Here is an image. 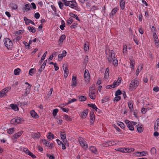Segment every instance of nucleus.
Returning a JSON list of instances; mask_svg holds the SVG:
<instances>
[{
	"label": "nucleus",
	"instance_id": "nucleus-1",
	"mask_svg": "<svg viewBox=\"0 0 159 159\" xmlns=\"http://www.w3.org/2000/svg\"><path fill=\"white\" fill-rule=\"evenodd\" d=\"M106 57L109 63H111L113 59L115 57L114 50H106Z\"/></svg>",
	"mask_w": 159,
	"mask_h": 159
},
{
	"label": "nucleus",
	"instance_id": "nucleus-2",
	"mask_svg": "<svg viewBox=\"0 0 159 159\" xmlns=\"http://www.w3.org/2000/svg\"><path fill=\"white\" fill-rule=\"evenodd\" d=\"M65 5L66 6H69L72 8H74L78 6L77 3L75 0L67 1L65 2Z\"/></svg>",
	"mask_w": 159,
	"mask_h": 159
},
{
	"label": "nucleus",
	"instance_id": "nucleus-3",
	"mask_svg": "<svg viewBox=\"0 0 159 159\" xmlns=\"http://www.w3.org/2000/svg\"><path fill=\"white\" fill-rule=\"evenodd\" d=\"M4 44L8 49L11 48L13 44L11 40L8 38H5L3 39Z\"/></svg>",
	"mask_w": 159,
	"mask_h": 159
},
{
	"label": "nucleus",
	"instance_id": "nucleus-4",
	"mask_svg": "<svg viewBox=\"0 0 159 159\" xmlns=\"http://www.w3.org/2000/svg\"><path fill=\"white\" fill-rule=\"evenodd\" d=\"M139 84V82L135 79L132 80L129 84V87L130 89H135Z\"/></svg>",
	"mask_w": 159,
	"mask_h": 159
},
{
	"label": "nucleus",
	"instance_id": "nucleus-5",
	"mask_svg": "<svg viewBox=\"0 0 159 159\" xmlns=\"http://www.w3.org/2000/svg\"><path fill=\"white\" fill-rule=\"evenodd\" d=\"M79 141L81 146L84 149H87L88 148V145L87 142L82 138H80Z\"/></svg>",
	"mask_w": 159,
	"mask_h": 159
},
{
	"label": "nucleus",
	"instance_id": "nucleus-6",
	"mask_svg": "<svg viewBox=\"0 0 159 159\" xmlns=\"http://www.w3.org/2000/svg\"><path fill=\"white\" fill-rule=\"evenodd\" d=\"M22 121V120L20 118L17 117L11 120L10 121V123L11 124L15 125L20 123Z\"/></svg>",
	"mask_w": 159,
	"mask_h": 159
},
{
	"label": "nucleus",
	"instance_id": "nucleus-7",
	"mask_svg": "<svg viewBox=\"0 0 159 159\" xmlns=\"http://www.w3.org/2000/svg\"><path fill=\"white\" fill-rule=\"evenodd\" d=\"M61 137L63 142L66 145V146H68L69 143L67 142V140L66 139V135L65 132H61Z\"/></svg>",
	"mask_w": 159,
	"mask_h": 159
},
{
	"label": "nucleus",
	"instance_id": "nucleus-8",
	"mask_svg": "<svg viewBox=\"0 0 159 159\" xmlns=\"http://www.w3.org/2000/svg\"><path fill=\"white\" fill-rule=\"evenodd\" d=\"M84 77L85 81L88 82L90 80V75L88 70L86 69L84 73Z\"/></svg>",
	"mask_w": 159,
	"mask_h": 159
},
{
	"label": "nucleus",
	"instance_id": "nucleus-9",
	"mask_svg": "<svg viewBox=\"0 0 159 159\" xmlns=\"http://www.w3.org/2000/svg\"><path fill=\"white\" fill-rule=\"evenodd\" d=\"M91 88V87L89 88V96L90 98L92 99H94L96 98V95H95V91L93 89H92L91 90L90 88Z\"/></svg>",
	"mask_w": 159,
	"mask_h": 159
},
{
	"label": "nucleus",
	"instance_id": "nucleus-10",
	"mask_svg": "<svg viewBox=\"0 0 159 159\" xmlns=\"http://www.w3.org/2000/svg\"><path fill=\"white\" fill-rule=\"evenodd\" d=\"M130 61L129 63L130 64V67L131 70H133L134 68L135 61L133 58V56H131L129 58Z\"/></svg>",
	"mask_w": 159,
	"mask_h": 159
},
{
	"label": "nucleus",
	"instance_id": "nucleus-11",
	"mask_svg": "<svg viewBox=\"0 0 159 159\" xmlns=\"http://www.w3.org/2000/svg\"><path fill=\"white\" fill-rule=\"evenodd\" d=\"M125 123L126 124L127 127L129 129L131 130H133L134 129L133 126L131 125L130 121L128 120H125Z\"/></svg>",
	"mask_w": 159,
	"mask_h": 159
},
{
	"label": "nucleus",
	"instance_id": "nucleus-12",
	"mask_svg": "<svg viewBox=\"0 0 159 159\" xmlns=\"http://www.w3.org/2000/svg\"><path fill=\"white\" fill-rule=\"evenodd\" d=\"M67 52L66 50H63L62 51V54H58V56L59 61H61L62 59L63 58L66 56V55Z\"/></svg>",
	"mask_w": 159,
	"mask_h": 159
},
{
	"label": "nucleus",
	"instance_id": "nucleus-13",
	"mask_svg": "<svg viewBox=\"0 0 159 159\" xmlns=\"http://www.w3.org/2000/svg\"><path fill=\"white\" fill-rule=\"evenodd\" d=\"M135 155L137 157H141L146 156L147 152L145 151L137 152L135 153Z\"/></svg>",
	"mask_w": 159,
	"mask_h": 159
},
{
	"label": "nucleus",
	"instance_id": "nucleus-14",
	"mask_svg": "<svg viewBox=\"0 0 159 159\" xmlns=\"http://www.w3.org/2000/svg\"><path fill=\"white\" fill-rule=\"evenodd\" d=\"M90 114V123L93 125L95 119V116L93 112H91Z\"/></svg>",
	"mask_w": 159,
	"mask_h": 159
},
{
	"label": "nucleus",
	"instance_id": "nucleus-15",
	"mask_svg": "<svg viewBox=\"0 0 159 159\" xmlns=\"http://www.w3.org/2000/svg\"><path fill=\"white\" fill-rule=\"evenodd\" d=\"M24 20L25 21V23L26 25H28L29 23H31L33 25H34L35 23L32 21V20H29L26 17H24Z\"/></svg>",
	"mask_w": 159,
	"mask_h": 159
},
{
	"label": "nucleus",
	"instance_id": "nucleus-16",
	"mask_svg": "<svg viewBox=\"0 0 159 159\" xmlns=\"http://www.w3.org/2000/svg\"><path fill=\"white\" fill-rule=\"evenodd\" d=\"M118 9L117 7L114 8L111 11L110 14V16L111 17H113L114 15H115L117 11L118 10Z\"/></svg>",
	"mask_w": 159,
	"mask_h": 159
},
{
	"label": "nucleus",
	"instance_id": "nucleus-17",
	"mask_svg": "<svg viewBox=\"0 0 159 159\" xmlns=\"http://www.w3.org/2000/svg\"><path fill=\"white\" fill-rule=\"evenodd\" d=\"M23 131H20L17 133L13 135V137L14 139H18L21 135L22 134Z\"/></svg>",
	"mask_w": 159,
	"mask_h": 159
},
{
	"label": "nucleus",
	"instance_id": "nucleus-18",
	"mask_svg": "<svg viewBox=\"0 0 159 159\" xmlns=\"http://www.w3.org/2000/svg\"><path fill=\"white\" fill-rule=\"evenodd\" d=\"M89 150L93 153L95 154H98L97 150L96 148L93 146H91L89 147Z\"/></svg>",
	"mask_w": 159,
	"mask_h": 159
},
{
	"label": "nucleus",
	"instance_id": "nucleus-19",
	"mask_svg": "<svg viewBox=\"0 0 159 159\" xmlns=\"http://www.w3.org/2000/svg\"><path fill=\"white\" fill-rule=\"evenodd\" d=\"M47 61V60H45V61H44L43 63L42 64L41 67L39 69V72L40 73H41L44 69L45 66L46 65Z\"/></svg>",
	"mask_w": 159,
	"mask_h": 159
},
{
	"label": "nucleus",
	"instance_id": "nucleus-20",
	"mask_svg": "<svg viewBox=\"0 0 159 159\" xmlns=\"http://www.w3.org/2000/svg\"><path fill=\"white\" fill-rule=\"evenodd\" d=\"M116 150L122 152H126L128 151V150L129 149L128 148H119L116 149Z\"/></svg>",
	"mask_w": 159,
	"mask_h": 159
},
{
	"label": "nucleus",
	"instance_id": "nucleus-21",
	"mask_svg": "<svg viewBox=\"0 0 159 159\" xmlns=\"http://www.w3.org/2000/svg\"><path fill=\"white\" fill-rule=\"evenodd\" d=\"M125 0L120 1V6L121 9L124 10L125 7Z\"/></svg>",
	"mask_w": 159,
	"mask_h": 159
},
{
	"label": "nucleus",
	"instance_id": "nucleus-22",
	"mask_svg": "<svg viewBox=\"0 0 159 159\" xmlns=\"http://www.w3.org/2000/svg\"><path fill=\"white\" fill-rule=\"evenodd\" d=\"M40 135H41L39 132H37L32 134V137L34 139H39L40 138Z\"/></svg>",
	"mask_w": 159,
	"mask_h": 159
},
{
	"label": "nucleus",
	"instance_id": "nucleus-23",
	"mask_svg": "<svg viewBox=\"0 0 159 159\" xmlns=\"http://www.w3.org/2000/svg\"><path fill=\"white\" fill-rule=\"evenodd\" d=\"M64 72V76L66 78L68 75V73H69V70L68 68L67 67H66L65 68H64V66H62Z\"/></svg>",
	"mask_w": 159,
	"mask_h": 159
},
{
	"label": "nucleus",
	"instance_id": "nucleus-24",
	"mask_svg": "<svg viewBox=\"0 0 159 159\" xmlns=\"http://www.w3.org/2000/svg\"><path fill=\"white\" fill-rule=\"evenodd\" d=\"M70 16H71V18L73 17L75 18L76 20L78 21H80V19L78 17L77 15L73 14L72 12H70L69 14Z\"/></svg>",
	"mask_w": 159,
	"mask_h": 159
},
{
	"label": "nucleus",
	"instance_id": "nucleus-25",
	"mask_svg": "<svg viewBox=\"0 0 159 159\" xmlns=\"http://www.w3.org/2000/svg\"><path fill=\"white\" fill-rule=\"evenodd\" d=\"M153 36L155 43L156 44H157L158 43V39L156 32H154V33H153Z\"/></svg>",
	"mask_w": 159,
	"mask_h": 159
},
{
	"label": "nucleus",
	"instance_id": "nucleus-26",
	"mask_svg": "<svg viewBox=\"0 0 159 159\" xmlns=\"http://www.w3.org/2000/svg\"><path fill=\"white\" fill-rule=\"evenodd\" d=\"M109 70L108 68H107L106 70L105 75H104V78L105 79H107L109 76Z\"/></svg>",
	"mask_w": 159,
	"mask_h": 159
},
{
	"label": "nucleus",
	"instance_id": "nucleus-27",
	"mask_svg": "<svg viewBox=\"0 0 159 159\" xmlns=\"http://www.w3.org/2000/svg\"><path fill=\"white\" fill-rule=\"evenodd\" d=\"M10 107L14 110L16 111L19 109L18 107L16 105L14 104H11L10 105Z\"/></svg>",
	"mask_w": 159,
	"mask_h": 159
},
{
	"label": "nucleus",
	"instance_id": "nucleus-28",
	"mask_svg": "<svg viewBox=\"0 0 159 159\" xmlns=\"http://www.w3.org/2000/svg\"><path fill=\"white\" fill-rule=\"evenodd\" d=\"M66 36L65 34H63L60 37L59 42L60 43H62L64 40L66 39Z\"/></svg>",
	"mask_w": 159,
	"mask_h": 159
},
{
	"label": "nucleus",
	"instance_id": "nucleus-29",
	"mask_svg": "<svg viewBox=\"0 0 159 159\" xmlns=\"http://www.w3.org/2000/svg\"><path fill=\"white\" fill-rule=\"evenodd\" d=\"M7 92V91H6L4 89H2L0 92V98L4 96L5 95L6 93Z\"/></svg>",
	"mask_w": 159,
	"mask_h": 159
},
{
	"label": "nucleus",
	"instance_id": "nucleus-30",
	"mask_svg": "<svg viewBox=\"0 0 159 159\" xmlns=\"http://www.w3.org/2000/svg\"><path fill=\"white\" fill-rule=\"evenodd\" d=\"M31 8V5L29 4H26L25 5V10L26 11H30Z\"/></svg>",
	"mask_w": 159,
	"mask_h": 159
},
{
	"label": "nucleus",
	"instance_id": "nucleus-31",
	"mask_svg": "<svg viewBox=\"0 0 159 159\" xmlns=\"http://www.w3.org/2000/svg\"><path fill=\"white\" fill-rule=\"evenodd\" d=\"M28 29L30 31L33 33H34L36 31L35 28L33 27L29 26L28 27Z\"/></svg>",
	"mask_w": 159,
	"mask_h": 159
},
{
	"label": "nucleus",
	"instance_id": "nucleus-32",
	"mask_svg": "<svg viewBox=\"0 0 159 159\" xmlns=\"http://www.w3.org/2000/svg\"><path fill=\"white\" fill-rule=\"evenodd\" d=\"M30 113L31 116L33 117L36 118L38 116L37 113L34 110L31 111Z\"/></svg>",
	"mask_w": 159,
	"mask_h": 159
},
{
	"label": "nucleus",
	"instance_id": "nucleus-33",
	"mask_svg": "<svg viewBox=\"0 0 159 159\" xmlns=\"http://www.w3.org/2000/svg\"><path fill=\"white\" fill-rule=\"evenodd\" d=\"M112 64L115 66H116L118 64V61L117 59L116 58V57L114 58L112 60Z\"/></svg>",
	"mask_w": 159,
	"mask_h": 159
},
{
	"label": "nucleus",
	"instance_id": "nucleus-34",
	"mask_svg": "<svg viewBox=\"0 0 159 159\" xmlns=\"http://www.w3.org/2000/svg\"><path fill=\"white\" fill-rule=\"evenodd\" d=\"M20 70H21L19 68L15 69L14 71V74L15 75H19L20 74Z\"/></svg>",
	"mask_w": 159,
	"mask_h": 159
},
{
	"label": "nucleus",
	"instance_id": "nucleus-35",
	"mask_svg": "<svg viewBox=\"0 0 159 159\" xmlns=\"http://www.w3.org/2000/svg\"><path fill=\"white\" fill-rule=\"evenodd\" d=\"M143 68L142 66H139L138 67L137 69L136 70V74L137 75H138L140 71Z\"/></svg>",
	"mask_w": 159,
	"mask_h": 159
},
{
	"label": "nucleus",
	"instance_id": "nucleus-36",
	"mask_svg": "<svg viewBox=\"0 0 159 159\" xmlns=\"http://www.w3.org/2000/svg\"><path fill=\"white\" fill-rule=\"evenodd\" d=\"M11 7L14 9L16 10L18 8V6L15 3H12L11 4Z\"/></svg>",
	"mask_w": 159,
	"mask_h": 159
},
{
	"label": "nucleus",
	"instance_id": "nucleus-37",
	"mask_svg": "<svg viewBox=\"0 0 159 159\" xmlns=\"http://www.w3.org/2000/svg\"><path fill=\"white\" fill-rule=\"evenodd\" d=\"M54 135L50 132L48 133V135L47 136V138L48 139H54Z\"/></svg>",
	"mask_w": 159,
	"mask_h": 159
},
{
	"label": "nucleus",
	"instance_id": "nucleus-38",
	"mask_svg": "<svg viewBox=\"0 0 159 159\" xmlns=\"http://www.w3.org/2000/svg\"><path fill=\"white\" fill-rule=\"evenodd\" d=\"M88 106L90 107H92L93 109H97V107L96 106V105L94 104H88Z\"/></svg>",
	"mask_w": 159,
	"mask_h": 159
},
{
	"label": "nucleus",
	"instance_id": "nucleus-39",
	"mask_svg": "<svg viewBox=\"0 0 159 159\" xmlns=\"http://www.w3.org/2000/svg\"><path fill=\"white\" fill-rule=\"evenodd\" d=\"M120 96H116V97L113 100L114 102H117L120 100Z\"/></svg>",
	"mask_w": 159,
	"mask_h": 159
},
{
	"label": "nucleus",
	"instance_id": "nucleus-40",
	"mask_svg": "<svg viewBox=\"0 0 159 159\" xmlns=\"http://www.w3.org/2000/svg\"><path fill=\"white\" fill-rule=\"evenodd\" d=\"M64 117L66 120L68 121H70L72 120L70 116L66 115L64 116Z\"/></svg>",
	"mask_w": 159,
	"mask_h": 159
},
{
	"label": "nucleus",
	"instance_id": "nucleus-41",
	"mask_svg": "<svg viewBox=\"0 0 159 159\" xmlns=\"http://www.w3.org/2000/svg\"><path fill=\"white\" fill-rule=\"evenodd\" d=\"M86 97L84 96H81L79 98V99L80 101H84L86 99Z\"/></svg>",
	"mask_w": 159,
	"mask_h": 159
},
{
	"label": "nucleus",
	"instance_id": "nucleus-42",
	"mask_svg": "<svg viewBox=\"0 0 159 159\" xmlns=\"http://www.w3.org/2000/svg\"><path fill=\"white\" fill-rule=\"evenodd\" d=\"M128 107L130 110V111H133V104L131 103H128Z\"/></svg>",
	"mask_w": 159,
	"mask_h": 159
},
{
	"label": "nucleus",
	"instance_id": "nucleus-43",
	"mask_svg": "<svg viewBox=\"0 0 159 159\" xmlns=\"http://www.w3.org/2000/svg\"><path fill=\"white\" fill-rule=\"evenodd\" d=\"M14 131V128H12L9 129L7 131V133L10 134H12Z\"/></svg>",
	"mask_w": 159,
	"mask_h": 159
},
{
	"label": "nucleus",
	"instance_id": "nucleus-44",
	"mask_svg": "<svg viewBox=\"0 0 159 159\" xmlns=\"http://www.w3.org/2000/svg\"><path fill=\"white\" fill-rule=\"evenodd\" d=\"M58 111V110L57 109H55L53 110L52 112V114L53 116H55L57 114V113Z\"/></svg>",
	"mask_w": 159,
	"mask_h": 159
},
{
	"label": "nucleus",
	"instance_id": "nucleus-45",
	"mask_svg": "<svg viewBox=\"0 0 159 159\" xmlns=\"http://www.w3.org/2000/svg\"><path fill=\"white\" fill-rule=\"evenodd\" d=\"M109 100V98L107 96H106L102 100V103L105 102H107Z\"/></svg>",
	"mask_w": 159,
	"mask_h": 159
},
{
	"label": "nucleus",
	"instance_id": "nucleus-46",
	"mask_svg": "<svg viewBox=\"0 0 159 159\" xmlns=\"http://www.w3.org/2000/svg\"><path fill=\"white\" fill-rule=\"evenodd\" d=\"M89 49V43H86L84 45V50H87Z\"/></svg>",
	"mask_w": 159,
	"mask_h": 159
},
{
	"label": "nucleus",
	"instance_id": "nucleus-47",
	"mask_svg": "<svg viewBox=\"0 0 159 159\" xmlns=\"http://www.w3.org/2000/svg\"><path fill=\"white\" fill-rule=\"evenodd\" d=\"M107 143H108V145L109 146H113L115 145V142L112 141H109L108 142H107Z\"/></svg>",
	"mask_w": 159,
	"mask_h": 159
},
{
	"label": "nucleus",
	"instance_id": "nucleus-48",
	"mask_svg": "<svg viewBox=\"0 0 159 159\" xmlns=\"http://www.w3.org/2000/svg\"><path fill=\"white\" fill-rule=\"evenodd\" d=\"M73 21V20L72 18H70L67 20V24L68 25H70L71 24Z\"/></svg>",
	"mask_w": 159,
	"mask_h": 159
},
{
	"label": "nucleus",
	"instance_id": "nucleus-49",
	"mask_svg": "<svg viewBox=\"0 0 159 159\" xmlns=\"http://www.w3.org/2000/svg\"><path fill=\"white\" fill-rule=\"evenodd\" d=\"M23 44L25 45L26 49H30L29 44H28L27 42H23Z\"/></svg>",
	"mask_w": 159,
	"mask_h": 159
},
{
	"label": "nucleus",
	"instance_id": "nucleus-50",
	"mask_svg": "<svg viewBox=\"0 0 159 159\" xmlns=\"http://www.w3.org/2000/svg\"><path fill=\"white\" fill-rule=\"evenodd\" d=\"M58 4L60 8L61 9H63L64 6L63 4L61 1H59Z\"/></svg>",
	"mask_w": 159,
	"mask_h": 159
},
{
	"label": "nucleus",
	"instance_id": "nucleus-51",
	"mask_svg": "<svg viewBox=\"0 0 159 159\" xmlns=\"http://www.w3.org/2000/svg\"><path fill=\"white\" fill-rule=\"evenodd\" d=\"M23 151L27 155H28V153L30 152L29 149L27 148H24L23 149Z\"/></svg>",
	"mask_w": 159,
	"mask_h": 159
},
{
	"label": "nucleus",
	"instance_id": "nucleus-52",
	"mask_svg": "<svg viewBox=\"0 0 159 159\" xmlns=\"http://www.w3.org/2000/svg\"><path fill=\"white\" fill-rule=\"evenodd\" d=\"M122 94V92L120 90H118L115 93V95L116 96H118Z\"/></svg>",
	"mask_w": 159,
	"mask_h": 159
},
{
	"label": "nucleus",
	"instance_id": "nucleus-53",
	"mask_svg": "<svg viewBox=\"0 0 159 159\" xmlns=\"http://www.w3.org/2000/svg\"><path fill=\"white\" fill-rule=\"evenodd\" d=\"M43 142L44 145L47 147H48L49 143V142L47 141L45 139L43 140Z\"/></svg>",
	"mask_w": 159,
	"mask_h": 159
},
{
	"label": "nucleus",
	"instance_id": "nucleus-54",
	"mask_svg": "<svg viewBox=\"0 0 159 159\" xmlns=\"http://www.w3.org/2000/svg\"><path fill=\"white\" fill-rule=\"evenodd\" d=\"M76 101H77V99H75V98L71 99L70 100H69L68 101V104H70L73 102H75Z\"/></svg>",
	"mask_w": 159,
	"mask_h": 159
},
{
	"label": "nucleus",
	"instance_id": "nucleus-55",
	"mask_svg": "<svg viewBox=\"0 0 159 159\" xmlns=\"http://www.w3.org/2000/svg\"><path fill=\"white\" fill-rule=\"evenodd\" d=\"M88 111L87 110H84L82 112V115L85 117L87 115Z\"/></svg>",
	"mask_w": 159,
	"mask_h": 159
},
{
	"label": "nucleus",
	"instance_id": "nucleus-56",
	"mask_svg": "<svg viewBox=\"0 0 159 159\" xmlns=\"http://www.w3.org/2000/svg\"><path fill=\"white\" fill-rule=\"evenodd\" d=\"M28 155L31 156L33 158H35L36 157V156L33 154L31 152H30L29 153Z\"/></svg>",
	"mask_w": 159,
	"mask_h": 159
},
{
	"label": "nucleus",
	"instance_id": "nucleus-57",
	"mask_svg": "<svg viewBox=\"0 0 159 159\" xmlns=\"http://www.w3.org/2000/svg\"><path fill=\"white\" fill-rule=\"evenodd\" d=\"M34 69L32 68L29 70V74L30 75L32 76L33 75Z\"/></svg>",
	"mask_w": 159,
	"mask_h": 159
},
{
	"label": "nucleus",
	"instance_id": "nucleus-58",
	"mask_svg": "<svg viewBox=\"0 0 159 159\" xmlns=\"http://www.w3.org/2000/svg\"><path fill=\"white\" fill-rule=\"evenodd\" d=\"M77 25L76 23H74L70 26V27L71 29H75Z\"/></svg>",
	"mask_w": 159,
	"mask_h": 159
},
{
	"label": "nucleus",
	"instance_id": "nucleus-59",
	"mask_svg": "<svg viewBox=\"0 0 159 159\" xmlns=\"http://www.w3.org/2000/svg\"><path fill=\"white\" fill-rule=\"evenodd\" d=\"M40 16V15L38 12H36L34 14V17L37 19L39 18Z\"/></svg>",
	"mask_w": 159,
	"mask_h": 159
},
{
	"label": "nucleus",
	"instance_id": "nucleus-60",
	"mask_svg": "<svg viewBox=\"0 0 159 159\" xmlns=\"http://www.w3.org/2000/svg\"><path fill=\"white\" fill-rule=\"evenodd\" d=\"M137 130L138 132L141 133L143 131V129L141 127H139L137 128Z\"/></svg>",
	"mask_w": 159,
	"mask_h": 159
},
{
	"label": "nucleus",
	"instance_id": "nucleus-61",
	"mask_svg": "<svg viewBox=\"0 0 159 159\" xmlns=\"http://www.w3.org/2000/svg\"><path fill=\"white\" fill-rule=\"evenodd\" d=\"M151 31L154 33V32L156 33L157 30L155 27L152 26L151 29Z\"/></svg>",
	"mask_w": 159,
	"mask_h": 159
},
{
	"label": "nucleus",
	"instance_id": "nucleus-62",
	"mask_svg": "<svg viewBox=\"0 0 159 159\" xmlns=\"http://www.w3.org/2000/svg\"><path fill=\"white\" fill-rule=\"evenodd\" d=\"M23 30H20L16 32V34L17 35H19L22 33H23Z\"/></svg>",
	"mask_w": 159,
	"mask_h": 159
},
{
	"label": "nucleus",
	"instance_id": "nucleus-63",
	"mask_svg": "<svg viewBox=\"0 0 159 159\" xmlns=\"http://www.w3.org/2000/svg\"><path fill=\"white\" fill-rule=\"evenodd\" d=\"M153 90L155 92H157L159 91V87H155L153 88Z\"/></svg>",
	"mask_w": 159,
	"mask_h": 159
},
{
	"label": "nucleus",
	"instance_id": "nucleus-64",
	"mask_svg": "<svg viewBox=\"0 0 159 159\" xmlns=\"http://www.w3.org/2000/svg\"><path fill=\"white\" fill-rule=\"evenodd\" d=\"M147 111V109L145 108H143L141 110V112L143 114H145L146 113Z\"/></svg>",
	"mask_w": 159,
	"mask_h": 159
}]
</instances>
